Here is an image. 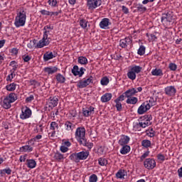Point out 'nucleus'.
<instances>
[{"label": "nucleus", "instance_id": "obj_43", "mask_svg": "<svg viewBox=\"0 0 182 182\" xmlns=\"http://www.w3.org/2000/svg\"><path fill=\"white\" fill-rule=\"evenodd\" d=\"M50 130H59V124L56 122H52L50 124Z\"/></svg>", "mask_w": 182, "mask_h": 182}, {"label": "nucleus", "instance_id": "obj_15", "mask_svg": "<svg viewBox=\"0 0 182 182\" xmlns=\"http://www.w3.org/2000/svg\"><path fill=\"white\" fill-rule=\"evenodd\" d=\"M164 92L166 96L173 97L176 96V94L177 93V90L176 89V87L170 85L164 88Z\"/></svg>", "mask_w": 182, "mask_h": 182}, {"label": "nucleus", "instance_id": "obj_42", "mask_svg": "<svg viewBox=\"0 0 182 182\" xmlns=\"http://www.w3.org/2000/svg\"><path fill=\"white\" fill-rule=\"evenodd\" d=\"M110 80H109V77H107V76L103 77L100 80L102 86H107Z\"/></svg>", "mask_w": 182, "mask_h": 182}, {"label": "nucleus", "instance_id": "obj_57", "mask_svg": "<svg viewBox=\"0 0 182 182\" xmlns=\"http://www.w3.org/2000/svg\"><path fill=\"white\" fill-rule=\"evenodd\" d=\"M146 36L148 38H149L150 41H156V39H157V36H156V35L154 34H149V33H146Z\"/></svg>", "mask_w": 182, "mask_h": 182}, {"label": "nucleus", "instance_id": "obj_4", "mask_svg": "<svg viewBox=\"0 0 182 182\" xmlns=\"http://www.w3.org/2000/svg\"><path fill=\"white\" fill-rule=\"evenodd\" d=\"M143 70V68L140 65H133L132 66L127 72V77L130 80H136V74L140 73Z\"/></svg>", "mask_w": 182, "mask_h": 182}, {"label": "nucleus", "instance_id": "obj_56", "mask_svg": "<svg viewBox=\"0 0 182 182\" xmlns=\"http://www.w3.org/2000/svg\"><path fill=\"white\" fill-rule=\"evenodd\" d=\"M126 97H127L126 95L124 93H123L119 97H118L115 100H117V102H123V100H124V99H126Z\"/></svg>", "mask_w": 182, "mask_h": 182}, {"label": "nucleus", "instance_id": "obj_11", "mask_svg": "<svg viewBox=\"0 0 182 182\" xmlns=\"http://www.w3.org/2000/svg\"><path fill=\"white\" fill-rule=\"evenodd\" d=\"M77 70H79V66L74 65L71 70V72L74 76H79V77H82L83 75H85V72H86V70L83 67L80 68L79 72H77Z\"/></svg>", "mask_w": 182, "mask_h": 182}, {"label": "nucleus", "instance_id": "obj_14", "mask_svg": "<svg viewBox=\"0 0 182 182\" xmlns=\"http://www.w3.org/2000/svg\"><path fill=\"white\" fill-rule=\"evenodd\" d=\"M82 114L85 117H89V116H92V114H95V107L88 105L82 108Z\"/></svg>", "mask_w": 182, "mask_h": 182}, {"label": "nucleus", "instance_id": "obj_62", "mask_svg": "<svg viewBox=\"0 0 182 182\" xmlns=\"http://www.w3.org/2000/svg\"><path fill=\"white\" fill-rule=\"evenodd\" d=\"M70 115L71 117H76V116H77V112H76V109L70 110Z\"/></svg>", "mask_w": 182, "mask_h": 182}, {"label": "nucleus", "instance_id": "obj_7", "mask_svg": "<svg viewBox=\"0 0 182 182\" xmlns=\"http://www.w3.org/2000/svg\"><path fill=\"white\" fill-rule=\"evenodd\" d=\"M90 83H93V76H90L88 78H83L77 82V87L79 89H85L87 87Z\"/></svg>", "mask_w": 182, "mask_h": 182}, {"label": "nucleus", "instance_id": "obj_63", "mask_svg": "<svg viewBox=\"0 0 182 182\" xmlns=\"http://www.w3.org/2000/svg\"><path fill=\"white\" fill-rule=\"evenodd\" d=\"M157 159L161 161H164V160H166V156H164V155H163L162 154H159L157 155Z\"/></svg>", "mask_w": 182, "mask_h": 182}, {"label": "nucleus", "instance_id": "obj_48", "mask_svg": "<svg viewBox=\"0 0 182 182\" xmlns=\"http://www.w3.org/2000/svg\"><path fill=\"white\" fill-rule=\"evenodd\" d=\"M133 130L134 132H141V129H140V124L139 122H134L133 124Z\"/></svg>", "mask_w": 182, "mask_h": 182}, {"label": "nucleus", "instance_id": "obj_8", "mask_svg": "<svg viewBox=\"0 0 182 182\" xmlns=\"http://www.w3.org/2000/svg\"><path fill=\"white\" fill-rule=\"evenodd\" d=\"M31 116H32V110L29 107L25 106L21 109V114H20V119H21V120H26V119H29Z\"/></svg>", "mask_w": 182, "mask_h": 182}, {"label": "nucleus", "instance_id": "obj_23", "mask_svg": "<svg viewBox=\"0 0 182 182\" xmlns=\"http://www.w3.org/2000/svg\"><path fill=\"white\" fill-rule=\"evenodd\" d=\"M58 68L56 66L54 67H47L44 68V72L48 73V75H53V73H56L58 72Z\"/></svg>", "mask_w": 182, "mask_h": 182}, {"label": "nucleus", "instance_id": "obj_33", "mask_svg": "<svg viewBox=\"0 0 182 182\" xmlns=\"http://www.w3.org/2000/svg\"><path fill=\"white\" fill-rule=\"evenodd\" d=\"M54 159L56 161H63L65 160V156L60 152L57 151L54 154Z\"/></svg>", "mask_w": 182, "mask_h": 182}, {"label": "nucleus", "instance_id": "obj_32", "mask_svg": "<svg viewBox=\"0 0 182 182\" xmlns=\"http://www.w3.org/2000/svg\"><path fill=\"white\" fill-rule=\"evenodd\" d=\"M139 102V99L136 97H129L126 102L127 105H136Z\"/></svg>", "mask_w": 182, "mask_h": 182}, {"label": "nucleus", "instance_id": "obj_44", "mask_svg": "<svg viewBox=\"0 0 182 182\" xmlns=\"http://www.w3.org/2000/svg\"><path fill=\"white\" fill-rule=\"evenodd\" d=\"M138 55L143 56L146 53V47L144 46H140L137 51Z\"/></svg>", "mask_w": 182, "mask_h": 182}, {"label": "nucleus", "instance_id": "obj_52", "mask_svg": "<svg viewBox=\"0 0 182 182\" xmlns=\"http://www.w3.org/2000/svg\"><path fill=\"white\" fill-rule=\"evenodd\" d=\"M89 182H97V176L96 174H92L89 178Z\"/></svg>", "mask_w": 182, "mask_h": 182}, {"label": "nucleus", "instance_id": "obj_38", "mask_svg": "<svg viewBox=\"0 0 182 182\" xmlns=\"http://www.w3.org/2000/svg\"><path fill=\"white\" fill-rule=\"evenodd\" d=\"M130 152V146L129 145H122V148L120 149L121 154H127Z\"/></svg>", "mask_w": 182, "mask_h": 182}, {"label": "nucleus", "instance_id": "obj_35", "mask_svg": "<svg viewBox=\"0 0 182 182\" xmlns=\"http://www.w3.org/2000/svg\"><path fill=\"white\" fill-rule=\"evenodd\" d=\"M5 174L11 176V174H12V169L11 168H6L4 169L0 170V175L1 177H4Z\"/></svg>", "mask_w": 182, "mask_h": 182}, {"label": "nucleus", "instance_id": "obj_16", "mask_svg": "<svg viewBox=\"0 0 182 182\" xmlns=\"http://www.w3.org/2000/svg\"><path fill=\"white\" fill-rule=\"evenodd\" d=\"M110 25H112V22H110V19L108 18H104L100 22V28H101V29H109Z\"/></svg>", "mask_w": 182, "mask_h": 182}, {"label": "nucleus", "instance_id": "obj_41", "mask_svg": "<svg viewBox=\"0 0 182 182\" xmlns=\"http://www.w3.org/2000/svg\"><path fill=\"white\" fill-rule=\"evenodd\" d=\"M80 26L82 28V29H86L87 28V23H89V21H87L86 19H81L80 20Z\"/></svg>", "mask_w": 182, "mask_h": 182}, {"label": "nucleus", "instance_id": "obj_34", "mask_svg": "<svg viewBox=\"0 0 182 182\" xmlns=\"http://www.w3.org/2000/svg\"><path fill=\"white\" fill-rule=\"evenodd\" d=\"M7 99L9 100V101L11 103H14L15 102H16V100H18V96L16 95V94H15V92H11L10 93L8 96L6 97Z\"/></svg>", "mask_w": 182, "mask_h": 182}, {"label": "nucleus", "instance_id": "obj_13", "mask_svg": "<svg viewBox=\"0 0 182 182\" xmlns=\"http://www.w3.org/2000/svg\"><path fill=\"white\" fill-rule=\"evenodd\" d=\"M87 5L89 9H96L102 5V0H87Z\"/></svg>", "mask_w": 182, "mask_h": 182}, {"label": "nucleus", "instance_id": "obj_28", "mask_svg": "<svg viewBox=\"0 0 182 182\" xmlns=\"http://www.w3.org/2000/svg\"><path fill=\"white\" fill-rule=\"evenodd\" d=\"M64 126L65 130H67L68 132H73V129H75V124L69 121L65 122Z\"/></svg>", "mask_w": 182, "mask_h": 182}, {"label": "nucleus", "instance_id": "obj_24", "mask_svg": "<svg viewBox=\"0 0 182 182\" xmlns=\"http://www.w3.org/2000/svg\"><path fill=\"white\" fill-rule=\"evenodd\" d=\"M11 103L12 102L6 97L1 103V106L6 109H11V107H12Z\"/></svg>", "mask_w": 182, "mask_h": 182}, {"label": "nucleus", "instance_id": "obj_21", "mask_svg": "<svg viewBox=\"0 0 182 182\" xmlns=\"http://www.w3.org/2000/svg\"><path fill=\"white\" fill-rule=\"evenodd\" d=\"M146 105L148 106L149 109L153 107V106H156L157 105V99L153 98V97H150L148 100L144 102Z\"/></svg>", "mask_w": 182, "mask_h": 182}, {"label": "nucleus", "instance_id": "obj_36", "mask_svg": "<svg viewBox=\"0 0 182 182\" xmlns=\"http://www.w3.org/2000/svg\"><path fill=\"white\" fill-rule=\"evenodd\" d=\"M16 83L13 82L11 84H9L6 86V90H8V92H14L15 90H16Z\"/></svg>", "mask_w": 182, "mask_h": 182}, {"label": "nucleus", "instance_id": "obj_26", "mask_svg": "<svg viewBox=\"0 0 182 182\" xmlns=\"http://www.w3.org/2000/svg\"><path fill=\"white\" fill-rule=\"evenodd\" d=\"M19 151L21 153H31V151H33V147L31 146V145H25L19 148Z\"/></svg>", "mask_w": 182, "mask_h": 182}, {"label": "nucleus", "instance_id": "obj_22", "mask_svg": "<svg viewBox=\"0 0 182 182\" xmlns=\"http://www.w3.org/2000/svg\"><path fill=\"white\" fill-rule=\"evenodd\" d=\"M112 97H113L112 93L107 92L101 97V102L102 103H107V102L112 100Z\"/></svg>", "mask_w": 182, "mask_h": 182}, {"label": "nucleus", "instance_id": "obj_6", "mask_svg": "<svg viewBox=\"0 0 182 182\" xmlns=\"http://www.w3.org/2000/svg\"><path fill=\"white\" fill-rule=\"evenodd\" d=\"M161 21L164 25L168 26V25H170V23L174 21V14H173V12L171 11L162 14Z\"/></svg>", "mask_w": 182, "mask_h": 182}, {"label": "nucleus", "instance_id": "obj_47", "mask_svg": "<svg viewBox=\"0 0 182 182\" xmlns=\"http://www.w3.org/2000/svg\"><path fill=\"white\" fill-rule=\"evenodd\" d=\"M114 103H116L115 105V107L117 110V112H122L123 107L122 105V102H120L119 101H117L116 100H114Z\"/></svg>", "mask_w": 182, "mask_h": 182}, {"label": "nucleus", "instance_id": "obj_59", "mask_svg": "<svg viewBox=\"0 0 182 182\" xmlns=\"http://www.w3.org/2000/svg\"><path fill=\"white\" fill-rule=\"evenodd\" d=\"M60 150L62 153H67V151H69V148H68V146H61L60 147Z\"/></svg>", "mask_w": 182, "mask_h": 182}, {"label": "nucleus", "instance_id": "obj_1", "mask_svg": "<svg viewBox=\"0 0 182 182\" xmlns=\"http://www.w3.org/2000/svg\"><path fill=\"white\" fill-rule=\"evenodd\" d=\"M51 31H53V26H51L50 25H47L44 26L43 38L37 43L36 48L41 49V48H43L44 46H48V45L50 43V41H49V39H50L49 38V33H50Z\"/></svg>", "mask_w": 182, "mask_h": 182}, {"label": "nucleus", "instance_id": "obj_18", "mask_svg": "<svg viewBox=\"0 0 182 182\" xmlns=\"http://www.w3.org/2000/svg\"><path fill=\"white\" fill-rule=\"evenodd\" d=\"M132 41L130 39L129 37H126L124 39H121L119 41V46L120 48H122L123 49H126L127 48L128 45H130L132 43Z\"/></svg>", "mask_w": 182, "mask_h": 182}, {"label": "nucleus", "instance_id": "obj_3", "mask_svg": "<svg viewBox=\"0 0 182 182\" xmlns=\"http://www.w3.org/2000/svg\"><path fill=\"white\" fill-rule=\"evenodd\" d=\"M89 157V151H82L80 152H75L70 155L69 159L74 163H80V160H86Z\"/></svg>", "mask_w": 182, "mask_h": 182}, {"label": "nucleus", "instance_id": "obj_10", "mask_svg": "<svg viewBox=\"0 0 182 182\" xmlns=\"http://www.w3.org/2000/svg\"><path fill=\"white\" fill-rule=\"evenodd\" d=\"M144 167L147 170H153L156 167V161L154 159L148 158L144 161Z\"/></svg>", "mask_w": 182, "mask_h": 182}, {"label": "nucleus", "instance_id": "obj_17", "mask_svg": "<svg viewBox=\"0 0 182 182\" xmlns=\"http://www.w3.org/2000/svg\"><path fill=\"white\" fill-rule=\"evenodd\" d=\"M56 56H58V53L56 51L46 52L43 55V60L44 62H48V60H50V59H53V58H56Z\"/></svg>", "mask_w": 182, "mask_h": 182}, {"label": "nucleus", "instance_id": "obj_51", "mask_svg": "<svg viewBox=\"0 0 182 182\" xmlns=\"http://www.w3.org/2000/svg\"><path fill=\"white\" fill-rule=\"evenodd\" d=\"M168 68L170 70H172L173 72L177 70V65H176V63H169Z\"/></svg>", "mask_w": 182, "mask_h": 182}, {"label": "nucleus", "instance_id": "obj_31", "mask_svg": "<svg viewBox=\"0 0 182 182\" xmlns=\"http://www.w3.org/2000/svg\"><path fill=\"white\" fill-rule=\"evenodd\" d=\"M136 11L140 12V14H144L147 11V7L144 6L141 4H138L136 5Z\"/></svg>", "mask_w": 182, "mask_h": 182}, {"label": "nucleus", "instance_id": "obj_37", "mask_svg": "<svg viewBox=\"0 0 182 182\" xmlns=\"http://www.w3.org/2000/svg\"><path fill=\"white\" fill-rule=\"evenodd\" d=\"M79 144L82 146H85V147H87L90 150L92 147H93V143L92 142H87V140L85 139L82 142H80Z\"/></svg>", "mask_w": 182, "mask_h": 182}, {"label": "nucleus", "instance_id": "obj_50", "mask_svg": "<svg viewBox=\"0 0 182 182\" xmlns=\"http://www.w3.org/2000/svg\"><path fill=\"white\" fill-rule=\"evenodd\" d=\"M144 119H145L144 121L145 123H150L151 120H153V117L151 114H146L144 116Z\"/></svg>", "mask_w": 182, "mask_h": 182}, {"label": "nucleus", "instance_id": "obj_49", "mask_svg": "<svg viewBox=\"0 0 182 182\" xmlns=\"http://www.w3.org/2000/svg\"><path fill=\"white\" fill-rule=\"evenodd\" d=\"M100 166H106L107 164V160L105 158H100L98 159Z\"/></svg>", "mask_w": 182, "mask_h": 182}, {"label": "nucleus", "instance_id": "obj_25", "mask_svg": "<svg viewBox=\"0 0 182 182\" xmlns=\"http://www.w3.org/2000/svg\"><path fill=\"white\" fill-rule=\"evenodd\" d=\"M127 176V171L124 169H119L116 173L117 178L124 179V177Z\"/></svg>", "mask_w": 182, "mask_h": 182}, {"label": "nucleus", "instance_id": "obj_45", "mask_svg": "<svg viewBox=\"0 0 182 182\" xmlns=\"http://www.w3.org/2000/svg\"><path fill=\"white\" fill-rule=\"evenodd\" d=\"M139 127L141 129V130L142 129H146V127H149V126H150V124H151V123L149 122H145L144 121H139Z\"/></svg>", "mask_w": 182, "mask_h": 182}, {"label": "nucleus", "instance_id": "obj_30", "mask_svg": "<svg viewBox=\"0 0 182 182\" xmlns=\"http://www.w3.org/2000/svg\"><path fill=\"white\" fill-rule=\"evenodd\" d=\"M55 79H56L58 83L63 84L66 82V77H65V76H63V75H62L60 73H58L55 75Z\"/></svg>", "mask_w": 182, "mask_h": 182}, {"label": "nucleus", "instance_id": "obj_9", "mask_svg": "<svg viewBox=\"0 0 182 182\" xmlns=\"http://www.w3.org/2000/svg\"><path fill=\"white\" fill-rule=\"evenodd\" d=\"M143 90V87H139L136 88H130L127 90L124 95H125L126 97H132L133 96H136V93H139V92H141Z\"/></svg>", "mask_w": 182, "mask_h": 182}, {"label": "nucleus", "instance_id": "obj_19", "mask_svg": "<svg viewBox=\"0 0 182 182\" xmlns=\"http://www.w3.org/2000/svg\"><path fill=\"white\" fill-rule=\"evenodd\" d=\"M130 141V137L127 135H122L118 143L119 146H127Z\"/></svg>", "mask_w": 182, "mask_h": 182}, {"label": "nucleus", "instance_id": "obj_5", "mask_svg": "<svg viewBox=\"0 0 182 182\" xmlns=\"http://www.w3.org/2000/svg\"><path fill=\"white\" fill-rule=\"evenodd\" d=\"M75 136L77 141L79 143L85 141V139H86V129H85V127H77L76 129Z\"/></svg>", "mask_w": 182, "mask_h": 182}, {"label": "nucleus", "instance_id": "obj_39", "mask_svg": "<svg viewBox=\"0 0 182 182\" xmlns=\"http://www.w3.org/2000/svg\"><path fill=\"white\" fill-rule=\"evenodd\" d=\"M141 146L145 149H149V147L151 146V141L149 139H144L141 141Z\"/></svg>", "mask_w": 182, "mask_h": 182}, {"label": "nucleus", "instance_id": "obj_61", "mask_svg": "<svg viewBox=\"0 0 182 182\" xmlns=\"http://www.w3.org/2000/svg\"><path fill=\"white\" fill-rule=\"evenodd\" d=\"M22 59H23V62H29V60H31V59H32V57H31L29 55H24L22 56Z\"/></svg>", "mask_w": 182, "mask_h": 182}, {"label": "nucleus", "instance_id": "obj_20", "mask_svg": "<svg viewBox=\"0 0 182 182\" xmlns=\"http://www.w3.org/2000/svg\"><path fill=\"white\" fill-rule=\"evenodd\" d=\"M148 110H150V108H149L145 102H144L138 108L137 113L138 114H144V113H146V112H147Z\"/></svg>", "mask_w": 182, "mask_h": 182}, {"label": "nucleus", "instance_id": "obj_60", "mask_svg": "<svg viewBox=\"0 0 182 182\" xmlns=\"http://www.w3.org/2000/svg\"><path fill=\"white\" fill-rule=\"evenodd\" d=\"M40 13L41 14V15H46V16H50V12L49 11L43 9V10L40 11Z\"/></svg>", "mask_w": 182, "mask_h": 182}, {"label": "nucleus", "instance_id": "obj_53", "mask_svg": "<svg viewBox=\"0 0 182 182\" xmlns=\"http://www.w3.org/2000/svg\"><path fill=\"white\" fill-rule=\"evenodd\" d=\"M149 154H150V151H146L144 154H142L140 156L141 161H143V160H144V159H146V157H149Z\"/></svg>", "mask_w": 182, "mask_h": 182}, {"label": "nucleus", "instance_id": "obj_2", "mask_svg": "<svg viewBox=\"0 0 182 182\" xmlns=\"http://www.w3.org/2000/svg\"><path fill=\"white\" fill-rule=\"evenodd\" d=\"M26 23V11L23 9L17 12V15L15 17L14 26L16 28H21L25 26Z\"/></svg>", "mask_w": 182, "mask_h": 182}, {"label": "nucleus", "instance_id": "obj_40", "mask_svg": "<svg viewBox=\"0 0 182 182\" xmlns=\"http://www.w3.org/2000/svg\"><path fill=\"white\" fill-rule=\"evenodd\" d=\"M77 63H80V65H87V58L85 56H80L77 58Z\"/></svg>", "mask_w": 182, "mask_h": 182}, {"label": "nucleus", "instance_id": "obj_46", "mask_svg": "<svg viewBox=\"0 0 182 182\" xmlns=\"http://www.w3.org/2000/svg\"><path fill=\"white\" fill-rule=\"evenodd\" d=\"M146 136H148L149 137H154L156 136V134H154L156 133V132H154V129H153V128L146 130Z\"/></svg>", "mask_w": 182, "mask_h": 182}, {"label": "nucleus", "instance_id": "obj_64", "mask_svg": "<svg viewBox=\"0 0 182 182\" xmlns=\"http://www.w3.org/2000/svg\"><path fill=\"white\" fill-rule=\"evenodd\" d=\"M122 12L125 14H129V9L126 7V6H122Z\"/></svg>", "mask_w": 182, "mask_h": 182}, {"label": "nucleus", "instance_id": "obj_27", "mask_svg": "<svg viewBox=\"0 0 182 182\" xmlns=\"http://www.w3.org/2000/svg\"><path fill=\"white\" fill-rule=\"evenodd\" d=\"M26 166L28 168H35L36 167V161L34 159H27L26 161Z\"/></svg>", "mask_w": 182, "mask_h": 182}, {"label": "nucleus", "instance_id": "obj_58", "mask_svg": "<svg viewBox=\"0 0 182 182\" xmlns=\"http://www.w3.org/2000/svg\"><path fill=\"white\" fill-rule=\"evenodd\" d=\"M48 2L51 6H56L58 5V0H48Z\"/></svg>", "mask_w": 182, "mask_h": 182}, {"label": "nucleus", "instance_id": "obj_55", "mask_svg": "<svg viewBox=\"0 0 182 182\" xmlns=\"http://www.w3.org/2000/svg\"><path fill=\"white\" fill-rule=\"evenodd\" d=\"M14 77H15V74H14V72H11L6 77L7 82H12V79H14Z\"/></svg>", "mask_w": 182, "mask_h": 182}, {"label": "nucleus", "instance_id": "obj_12", "mask_svg": "<svg viewBox=\"0 0 182 182\" xmlns=\"http://www.w3.org/2000/svg\"><path fill=\"white\" fill-rule=\"evenodd\" d=\"M58 103H59V99L56 96L50 97L47 100V106L50 109H53V107H56V106H58Z\"/></svg>", "mask_w": 182, "mask_h": 182}, {"label": "nucleus", "instance_id": "obj_54", "mask_svg": "<svg viewBox=\"0 0 182 182\" xmlns=\"http://www.w3.org/2000/svg\"><path fill=\"white\" fill-rule=\"evenodd\" d=\"M33 100H35V96H33V95H31L29 97L26 98V103H31Z\"/></svg>", "mask_w": 182, "mask_h": 182}, {"label": "nucleus", "instance_id": "obj_29", "mask_svg": "<svg viewBox=\"0 0 182 182\" xmlns=\"http://www.w3.org/2000/svg\"><path fill=\"white\" fill-rule=\"evenodd\" d=\"M151 75L152 76H159L160 77H161V76H163V70L160 69V68H155L153 69L151 71Z\"/></svg>", "mask_w": 182, "mask_h": 182}]
</instances>
